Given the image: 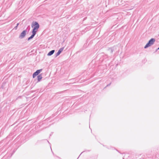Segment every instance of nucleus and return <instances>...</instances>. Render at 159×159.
Returning a JSON list of instances; mask_svg holds the SVG:
<instances>
[{
    "label": "nucleus",
    "mask_w": 159,
    "mask_h": 159,
    "mask_svg": "<svg viewBox=\"0 0 159 159\" xmlns=\"http://www.w3.org/2000/svg\"><path fill=\"white\" fill-rule=\"evenodd\" d=\"M31 27H33L32 33V34L31 36L33 38L36 34L38 29L39 27V23L36 21H33L31 24Z\"/></svg>",
    "instance_id": "obj_1"
},
{
    "label": "nucleus",
    "mask_w": 159,
    "mask_h": 159,
    "mask_svg": "<svg viewBox=\"0 0 159 159\" xmlns=\"http://www.w3.org/2000/svg\"><path fill=\"white\" fill-rule=\"evenodd\" d=\"M155 41V39L154 38H152L149 40L148 43L144 47V48H146L152 45Z\"/></svg>",
    "instance_id": "obj_2"
},
{
    "label": "nucleus",
    "mask_w": 159,
    "mask_h": 159,
    "mask_svg": "<svg viewBox=\"0 0 159 159\" xmlns=\"http://www.w3.org/2000/svg\"><path fill=\"white\" fill-rule=\"evenodd\" d=\"M27 33L26 30H24L19 35V38L20 39L24 38L25 37Z\"/></svg>",
    "instance_id": "obj_3"
},
{
    "label": "nucleus",
    "mask_w": 159,
    "mask_h": 159,
    "mask_svg": "<svg viewBox=\"0 0 159 159\" xmlns=\"http://www.w3.org/2000/svg\"><path fill=\"white\" fill-rule=\"evenodd\" d=\"M42 70V69L37 70L33 73V78H34L36 76L38 75L40 73Z\"/></svg>",
    "instance_id": "obj_4"
},
{
    "label": "nucleus",
    "mask_w": 159,
    "mask_h": 159,
    "mask_svg": "<svg viewBox=\"0 0 159 159\" xmlns=\"http://www.w3.org/2000/svg\"><path fill=\"white\" fill-rule=\"evenodd\" d=\"M64 49V47L61 48L58 51V52L56 54V57H57L58 55H59L60 53L61 52L63 51Z\"/></svg>",
    "instance_id": "obj_5"
},
{
    "label": "nucleus",
    "mask_w": 159,
    "mask_h": 159,
    "mask_svg": "<svg viewBox=\"0 0 159 159\" xmlns=\"http://www.w3.org/2000/svg\"><path fill=\"white\" fill-rule=\"evenodd\" d=\"M115 49H116V48L115 47H112L110 48H109L108 49V51H109V52L111 53H112L115 50Z\"/></svg>",
    "instance_id": "obj_6"
},
{
    "label": "nucleus",
    "mask_w": 159,
    "mask_h": 159,
    "mask_svg": "<svg viewBox=\"0 0 159 159\" xmlns=\"http://www.w3.org/2000/svg\"><path fill=\"white\" fill-rule=\"evenodd\" d=\"M55 50H53L50 51L47 54V55L48 56H51L55 52Z\"/></svg>",
    "instance_id": "obj_7"
},
{
    "label": "nucleus",
    "mask_w": 159,
    "mask_h": 159,
    "mask_svg": "<svg viewBox=\"0 0 159 159\" xmlns=\"http://www.w3.org/2000/svg\"><path fill=\"white\" fill-rule=\"evenodd\" d=\"M42 78V74H40L39 75L37 76V80L38 82H39L41 81V80Z\"/></svg>",
    "instance_id": "obj_8"
},
{
    "label": "nucleus",
    "mask_w": 159,
    "mask_h": 159,
    "mask_svg": "<svg viewBox=\"0 0 159 159\" xmlns=\"http://www.w3.org/2000/svg\"><path fill=\"white\" fill-rule=\"evenodd\" d=\"M30 29V25L28 26L27 28L25 30L27 31V33H28Z\"/></svg>",
    "instance_id": "obj_9"
},
{
    "label": "nucleus",
    "mask_w": 159,
    "mask_h": 159,
    "mask_svg": "<svg viewBox=\"0 0 159 159\" xmlns=\"http://www.w3.org/2000/svg\"><path fill=\"white\" fill-rule=\"evenodd\" d=\"M32 37H31V36H30V37H29L28 39H27V40L28 41H29L30 40H31V39H32Z\"/></svg>",
    "instance_id": "obj_10"
},
{
    "label": "nucleus",
    "mask_w": 159,
    "mask_h": 159,
    "mask_svg": "<svg viewBox=\"0 0 159 159\" xmlns=\"http://www.w3.org/2000/svg\"><path fill=\"white\" fill-rule=\"evenodd\" d=\"M111 84V83H110V84H107V85L106 86V87H108V86H110V85Z\"/></svg>",
    "instance_id": "obj_11"
},
{
    "label": "nucleus",
    "mask_w": 159,
    "mask_h": 159,
    "mask_svg": "<svg viewBox=\"0 0 159 159\" xmlns=\"http://www.w3.org/2000/svg\"><path fill=\"white\" fill-rule=\"evenodd\" d=\"M17 26H16L15 27L14 29H15V30H16L17 29Z\"/></svg>",
    "instance_id": "obj_12"
},
{
    "label": "nucleus",
    "mask_w": 159,
    "mask_h": 159,
    "mask_svg": "<svg viewBox=\"0 0 159 159\" xmlns=\"http://www.w3.org/2000/svg\"><path fill=\"white\" fill-rule=\"evenodd\" d=\"M19 23H18L17 25H16V26H18L19 25Z\"/></svg>",
    "instance_id": "obj_13"
},
{
    "label": "nucleus",
    "mask_w": 159,
    "mask_h": 159,
    "mask_svg": "<svg viewBox=\"0 0 159 159\" xmlns=\"http://www.w3.org/2000/svg\"><path fill=\"white\" fill-rule=\"evenodd\" d=\"M158 50H159V47L156 49V51H157Z\"/></svg>",
    "instance_id": "obj_14"
}]
</instances>
